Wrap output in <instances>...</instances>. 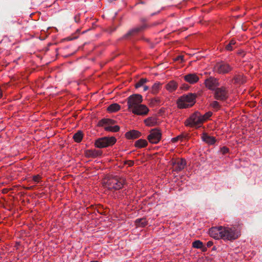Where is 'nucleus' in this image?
Segmentation results:
<instances>
[{
	"mask_svg": "<svg viewBox=\"0 0 262 262\" xmlns=\"http://www.w3.org/2000/svg\"><path fill=\"white\" fill-rule=\"evenodd\" d=\"M182 60L183 59V56H179L177 57L176 60Z\"/></svg>",
	"mask_w": 262,
	"mask_h": 262,
	"instance_id": "obj_40",
	"label": "nucleus"
},
{
	"mask_svg": "<svg viewBox=\"0 0 262 262\" xmlns=\"http://www.w3.org/2000/svg\"><path fill=\"white\" fill-rule=\"evenodd\" d=\"M211 105L214 108L218 109L220 108V105L219 103L216 101H213L211 103Z\"/></svg>",
	"mask_w": 262,
	"mask_h": 262,
	"instance_id": "obj_34",
	"label": "nucleus"
},
{
	"mask_svg": "<svg viewBox=\"0 0 262 262\" xmlns=\"http://www.w3.org/2000/svg\"><path fill=\"white\" fill-rule=\"evenodd\" d=\"M137 226L139 227H144L147 225V221L145 218L137 219L135 221Z\"/></svg>",
	"mask_w": 262,
	"mask_h": 262,
	"instance_id": "obj_26",
	"label": "nucleus"
},
{
	"mask_svg": "<svg viewBox=\"0 0 262 262\" xmlns=\"http://www.w3.org/2000/svg\"><path fill=\"white\" fill-rule=\"evenodd\" d=\"M120 109V106L118 103H113L107 108L108 112L113 113L118 111Z\"/></svg>",
	"mask_w": 262,
	"mask_h": 262,
	"instance_id": "obj_23",
	"label": "nucleus"
},
{
	"mask_svg": "<svg viewBox=\"0 0 262 262\" xmlns=\"http://www.w3.org/2000/svg\"><path fill=\"white\" fill-rule=\"evenodd\" d=\"M232 81L234 84H242L246 82V78L243 74H236L234 76Z\"/></svg>",
	"mask_w": 262,
	"mask_h": 262,
	"instance_id": "obj_19",
	"label": "nucleus"
},
{
	"mask_svg": "<svg viewBox=\"0 0 262 262\" xmlns=\"http://www.w3.org/2000/svg\"><path fill=\"white\" fill-rule=\"evenodd\" d=\"M189 86L187 84H184L182 87V89L187 90Z\"/></svg>",
	"mask_w": 262,
	"mask_h": 262,
	"instance_id": "obj_38",
	"label": "nucleus"
},
{
	"mask_svg": "<svg viewBox=\"0 0 262 262\" xmlns=\"http://www.w3.org/2000/svg\"><path fill=\"white\" fill-rule=\"evenodd\" d=\"M140 3L142 4H144V3L143 2H142V1H141Z\"/></svg>",
	"mask_w": 262,
	"mask_h": 262,
	"instance_id": "obj_43",
	"label": "nucleus"
},
{
	"mask_svg": "<svg viewBox=\"0 0 262 262\" xmlns=\"http://www.w3.org/2000/svg\"><path fill=\"white\" fill-rule=\"evenodd\" d=\"M148 89H149L148 86H146V85H145V86H144V87H143V90H144V91H147Z\"/></svg>",
	"mask_w": 262,
	"mask_h": 262,
	"instance_id": "obj_41",
	"label": "nucleus"
},
{
	"mask_svg": "<svg viewBox=\"0 0 262 262\" xmlns=\"http://www.w3.org/2000/svg\"><path fill=\"white\" fill-rule=\"evenodd\" d=\"M143 101L142 96L140 94H133L127 98L128 109L132 112Z\"/></svg>",
	"mask_w": 262,
	"mask_h": 262,
	"instance_id": "obj_6",
	"label": "nucleus"
},
{
	"mask_svg": "<svg viewBox=\"0 0 262 262\" xmlns=\"http://www.w3.org/2000/svg\"><path fill=\"white\" fill-rule=\"evenodd\" d=\"M116 142V139L114 137H104L97 139L95 142L96 147L99 148H105L114 145Z\"/></svg>",
	"mask_w": 262,
	"mask_h": 262,
	"instance_id": "obj_5",
	"label": "nucleus"
},
{
	"mask_svg": "<svg viewBox=\"0 0 262 262\" xmlns=\"http://www.w3.org/2000/svg\"><path fill=\"white\" fill-rule=\"evenodd\" d=\"M160 88V83H156L152 86L151 92L153 94H156Z\"/></svg>",
	"mask_w": 262,
	"mask_h": 262,
	"instance_id": "obj_32",
	"label": "nucleus"
},
{
	"mask_svg": "<svg viewBox=\"0 0 262 262\" xmlns=\"http://www.w3.org/2000/svg\"><path fill=\"white\" fill-rule=\"evenodd\" d=\"M221 152L222 153V154L225 155L226 153L228 152L229 151V148L224 146L221 148Z\"/></svg>",
	"mask_w": 262,
	"mask_h": 262,
	"instance_id": "obj_35",
	"label": "nucleus"
},
{
	"mask_svg": "<svg viewBox=\"0 0 262 262\" xmlns=\"http://www.w3.org/2000/svg\"><path fill=\"white\" fill-rule=\"evenodd\" d=\"M40 180V177L39 176H34L33 178V180L35 182H39Z\"/></svg>",
	"mask_w": 262,
	"mask_h": 262,
	"instance_id": "obj_36",
	"label": "nucleus"
},
{
	"mask_svg": "<svg viewBox=\"0 0 262 262\" xmlns=\"http://www.w3.org/2000/svg\"><path fill=\"white\" fill-rule=\"evenodd\" d=\"M104 128L105 130L107 132H117L120 129V127L118 125H115V126H104Z\"/></svg>",
	"mask_w": 262,
	"mask_h": 262,
	"instance_id": "obj_27",
	"label": "nucleus"
},
{
	"mask_svg": "<svg viewBox=\"0 0 262 262\" xmlns=\"http://www.w3.org/2000/svg\"><path fill=\"white\" fill-rule=\"evenodd\" d=\"M202 139L204 142L209 145H212L214 144L216 141L214 137L210 136L205 133L202 134Z\"/></svg>",
	"mask_w": 262,
	"mask_h": 262,
	"instance_id": "obj_18",
	"label": "nucleus"
},
{
	"mask_svg": "<svg viewBox=\"0 0 262 262\" xmlns=\"http://www.w3.org/2000/svg\"><path fill=\"white\" fill-rule=\"evenodd\" d=\"M161 138V133L159 129L156 128L152 129L147 137L149 142L152 144H157Z\"/></svg>",
	"mask_w": 262,
	"mask_h": 262,
	"instance_id": "obj_9",
	"label": "nucleus"
},
{
	"mask_svg": "<svg viewBox=\"0 0 262 262\" xmlns=\"http://www.w3.org/2000/svg\"><path fill=\"white\" fill-rule=\"evenodd\" d=\"M147 27L146 25H143L139 27L134 28L129 30L125 34L123 35L122 38L123 39H128L130 37L133 36L139 32L143 31Z\"/></svg>",
	"mask_w": 262,
	"mask_h": 262,
	"instance_id": "obj_11",
	"label": "nucleus"
},
{
	"mask_svg": "<svg viewBox=\"0 0 262 262\" xmlns=\"http://www.w3.org/2000/svg\"><path fill=\"white\" fill-rule=\"evenodd\" d=\"M148 80L146 78H141L135 84L136 88H139L143 85L144 83H145Z\"/></svg>",
	"mask_w": 262,
	"mask_h": 262,
	"instance_id": "obj_31",
	"label": "nucleus"
},
{
	"mask_svg": "<svg viewBox=\"0 0 262 262\" xmlns=\"http://www.w3.org/2000/svg\"><path fill=\"white\" fill-rule=\"evenodd\" d=\"M195 99V96L191 93L183 95L178 100V106L180 108L191 107L194 104Z\"/></svg>",
	"mask_w": 262,
	"mask_h": 262,
	"instance_id": "obj_3",
	"label": "nucleus"
},
{
	"mask_svg": "<svg viewBox=\"0 0 262 262\" xmlns=\"http://www.w3.org/2000/svg\"><path fill=\"white\" fill-rule=\"evenodd\" d=\"M213 242L212 241H208L207 243V247H210L211 246H212L213 245Z\"/></svg>",
	"mask_w": 262,
	"mask_h": 262,
	"instance_id": "obj_37",
	"label": "nucleus"
},
{
	"mask_svg": "<svg viewBox=\"0 0 262 262\" xmlns=\"http://www.w3.org/2000/svg\"><path fill=\"white\" fill-rule=\"evenodd\" d=\"M215 70L219 74H227L232 70L233 68L228 63L222 61L217 63L214 67Z\"/></svg>",
	"mask_w": 262,
	"mask_h": 262,
	"instance_id": "obj_7",
	"label": "nucleus"
},
{
	"mask_svg": "<svg viewBox=\"0 0 262 262\" xmlns=\"http://www.w3.org/2000/svg\"><path fill=\"white\" fill-rule=\"evenodd\" d=\"M192 246L196 249H200L203 252H206L207 250V247L203 245V242L200 240H196L192 243Z\"/></svg>",
	"mask_w": 262,
	"mask_h": 262,
	"instance_id": "obj_21",
	"label": "nucleus"
},
{
	"mask_svg": "<svg viewBox=\"0 0 262 262\" xmlns=\"http://www.w3.org/2000/svg\"><path fill=\"white\" fill-rule=\"evenodd\" d=\"M214 97L215 99L220 101L226 100L228 97V93L227 89L224 86L217 88L214 90Z\"/></svg>",
	"mask_w": 262,
	"mask_h": 262,
	"instance_id": "obj_8",
	"label": "nucleus"
},
{
	"mask_svg": "<svg viewBox=\"0 0 262 262\" xmlns=\"http://www.w3.org/2000/svg\"><path fill=\"white\" fill-rule=\"evenodd\" d=\"M91 262H98L97 261H91Z\"/></svg>",
	"mask_w": 262,
	"mask_h": 262,
	"instance_id": "obj_44",
	"label": "nucleus"
},
{
	"mask_svg": "<svg viewBox=\"0 0 262 262\" xmlns=\"http://www.w3.org/2000/svg\"><path fill=\"white\" fill-rule=\"evenodd\" d=\"M171 163L175 171L179 172L182 170L186 165V161L184 159H176L171 160Z\"/></svg>",
	"mask_w": 262,
	"mask_h": 262,
	"instance_id": "obj_10",
	"label": "nucleus"
},
{
	"mask_svg": "<svg viewBox=\"0 0 262 262\" xmlns=\"http://www.w3.org/2000/svg\"><path fill=\"white\" fill-rule=\"evenodd\" d=\"M212 113L210 112H207L204 115H202V117H203V122L206 121L212 115Z\"/></svg>",
	"mask_w": 262,
	"mask_h": 262,
	"instance_id": "obj_33",
	"label": "nucleus"
},
{
	"mask_svg": "<svg viewBox=\"0 0 262 262\" xmlns=\"http://www.w3.org/2000/svg\"><path fill=\"white\" fill-rule=\"evenodd\" d=\"M74 19H75V22L78 23L79 20V17L78 15H76L74 17Z\"/></svg>",
	"mask_w": 262,
	"mask_h": 262,
	"instance_id": "obj_39",
	"label": "nucleus"
},
{
	"mask_svg": "<svg viewBox=\"0 0 262 262\" xmlns=\"http://www.w3.org/2000/svg\"><path fill=\"white\" fill-rule=\"evenodd\" d=\"M156 122L155 119L152 117H149L145 120V123L147 126H152L155 124Z\"/></svg>",
	"mask_w": 262,
	"mask_h": 262,
	"instance_id": "obj_30",
	"label": "nucleus"
},
{
	"mask_svg": "<svg viewBox=\"0 0 262 262\" xmlns=\"http://www.w3.org/2000/svg\"><path fill=\"white\" fill-rule=\"evenodd\" d=\"M203 123L202 114L199 112H195L192 114L185 121V124L187 126L190 127H200Z\"/></svg>",
	"mask_w": 262,
	"mask_h": 262,
	"instance_id": "obj_4",
	"label": "nucleus"
},
{
	"mask_svg": "<svg viewBox=\"0 0 262 262\" xmlns=\"http://www.w3.org/2000/svg\"><path fill=\"white\" fill-rule=\"evenodd\" d=\"M115 121L111 119L104 118L100 120L98 122L99 126H104L107 125H113L115 123Z\"/></svg>",
	"mask_w": 262,
	"mask_h": 262,
	"instance_id": "obj_20",
	"label": "nucleus"
},
{
	"mask_svg": "<svg viewBox=\"0 0 262 262\" xmlns=\"http://www.w3.org/2000/svg\"><path fill=\"white\" fill-rule=\"evenodd\" d=\"M102 151L96 149H89L85 151V155L88 158H96L102 155Z\"/></svg>",
	"mask_w": 262,
	"mask_h": 262,
	"instance_id": "obj_16",
	"label": "nucleus"
},
{
	"mask_svg": "<svg viewBox=\"0 0 262 262\" xmlns=\"http://www.w3.org/2000/svg\"><path fill=\"white\" fill-rule=\"evenodd\" d=\"M177 83L173 80L170 81L165 85L166 90L169 92L174 91L177 89Z\"/></svg>",
	"mask_w": 262,
	"mask_h": 262,
	"instance_id": "obj_22",
	"label": "nucleus"
},
{
	"mask_svg": "<svg viewBox=\"0 0 262 262\" xmlns=\"http://www.w3.org/2000/svg\"><path fill=\"white\" fill-rule=\"evenodd\" d=\"M236 43V42L234 39H231L229 43L226 46L225 49L227 51H232L234 49V46H235Z\"/></svg>",
	"mask_w": 262,
	"mask_h": 262,
	"instance_id": "obj_28",
	"label": "nucleus"
},
{
	"mask_svg": "<svg viewBox=\"0 0 262 262\" xmlns=\"http://www.w3.org/2000/svg\"><path fill=\"white\" fill-rule=\"evenodd\" d=\"M147 145V142L144 139H139L136 141L135 146L139 148H143Z\"/></svg>",
	"mask_w": 262,
	"mask_h": 262,
	"instance_id": "obj_24",
	"label": "nucleus"
},
{
	"mask_svg": "<svg viewBox=\"0 0 262 262\" xmlns=\"http://www.w3.org/2000/svg\"><path fill=\"white\" fill-rule=\"evenodd\" d=\"M206 86L211 90H215L217 86L219 85L218 80L212 77H210L205 81Z\"/></svg>",
	"mask_w": 262,
	"mask_h": 262,
	"instance_id": "obj_12",
	"label": "nucleus"
},
{
	"mask_svg": "<svg viewBox=\"0 0 262 262\" xmlns=\"http://www.w3.org/2000/svg\"><path fill=\"white\" fill-rule=\"evenodd\" d=\"M221 238L224 240L233 241L237 238L239 232L235 227H226L222 226Z\"/></svg>",
	"mask_w": 262,
	"mask_h": 262,
	"instance_id": "obj_1",
	"label": "nucleus"
},
{
	"mask_svg": "<svg viewBox=\"0 0 262 262\" xmlns=\"http://www.w3.org/2000/svg\"><path fill=\"white\" fill-rule=\"evenodd\" d=\"M73 138L75 142L77 143L80 142L83 138V133L82 131L78 130L73 135Z\"/></svg>",
	"mask_w": 262,
	"mask_h": 262,
	"instance_id": "obj_25",
	"label": "nucleus"
},
{
	"mask_svg": "<svg viewBox=\"0 0 262 262\" xmlns=\"http://www.w3.org/2000/svg\"><path fill=\"white\" fill-rule=\"evenodd\" d=\"M187 136V134H182L176 137L173 138L171 139V141L173 143H175L179 140L182 141L183 139L186 138Z\"/></svg>",
	"mask_w": 262,
	"mask_h": 262,
	"instance_id": "obj_29",
	"label": "nucleus"
},
{
	"mask_svg": "<svg viewBox=\"0 0 262 262\" xmlns=\"http://www.w3.org/2000/svg\"><path fill=\"white\" fill-rule=\"evenodd\" d=\"M133 164H134V162L133 161H129V165L130 166L133 165Z\"/></svg>",
	"mask_w": 262,
	"mask_h": 262,
	"instance_id": "obj_42",
	"label": "nucleus"
},
{
	"mask_svg": "<svg viewBox=\"0 0 262 262\" xmlns=\"http://www.w3.org/2000/svg\"><path fill=\"white\" fill-rule=\"evenodd\" d=\"M141 133L136 130H132L125 133V136L128 139H135L139 138Z\"/></svg>",
	"mask_w": 262,
	"mask_h": 262,
	"instance_id": "obj_17",
	"label": "nucleus"
},
{
	"mask_svg": "<svg viewBox=\"0 0 262 262\" xmlns=\"http://www.w3.org/2000/svg\"><path fill=\"white\" fill-rule=\"evenodd\" d=\"M149 109L145 105L140 104L133 110L132 113L138 115L144 116L147 115Z\"/></svg>",
	"mask_w": 262,
	"mask_h": 262,
	"instance_id": "obj_13",
	"label": "nucleus"
},
{
	"mask_svg": "<svg viewBox=\"0 0 262 262\" xmlns=\"http://www.w3.org/2000/svg\"><path fill=\"white\" fill-rule=\"evenodd\" d=\"M106 183V187L111 190H119L122 188L124 184V180L117 176L108 177Z\"/></svg>",
	"mask_w": 262,
	"mask_h": 262,
	"instance_id": "obj_2",
	"label": "nucleus"
},
{
	"mask_svg": "<svg viewBox=\"0 0 262 262\" xmlns=\"http://www.w3.org/2000/svg\"><path fill=\"white\" fill-rule=\"evenodd\" d=\"M221 230L222 226L212 227L209 230V234L211 237L219 239L221 238Z\"/></svg>",
	"mask_w": 262,
	"mask_h": 262,
	"instance_id": "obj_14",
	"label": "nucleus"
},
{
	"mask_svg": "<svg viewBox=\"0 0 262 262\" xmlns=\"http://www.w3.org/2000/svg\"><path fill=\"white\" fill-rule=\"evenodd\" d=\"M184 80L190 84H193L198 81L199 77L195 73H189L184 76Z\"/></svg>",
	"mask_w": 262,
	"mask_h": 262,
	"instance_id": "obj_15",
	"label": "nucleus"
}]
</instances>
